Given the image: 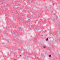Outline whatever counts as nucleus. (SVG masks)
I'll use <instances>...</instances> for the list:
<instances>
[{
    "instance_id": "obj_1",
    "label": "nucleus",
    "mask_w": 60,
    "mask_h": 60,
    "mask_svg": "<svg viewBox=\"0 0 60 60\" xmlns=\"http://www.w3.org/2000/svg\"><path fill=\"white\" fill-rule=\"evenodd\" d=\"M48 40H49V38H47L46 39V41H48Z\"/></svg>"
},
{
    "instance_id": "obj_2",
    "label": "nucleus",
    "mask_w": 60,
    "mask_h": 60,
    "mask_svg": "<svg viewBox=\"0 0 60 60\" xmlns=\"http://www.w3.org/2000/svg\"><path fill=\"white\" fill-rule=\"evenodd\" d=\"M51 56V55H49V57H50Z\"/></svg>"
},
{
    "instance_id": "obj_3",
    "label": "nucleus",
    "mask_w": 60,
    "mask_h": 60,
    "mask_svg": "<svg viewBox=\"0 0 60 60\" xmlns=\"http://www.w3.org/2000/svg\"><path fill=\"white\" fill-rule=\"evenodd\" d=\"M44 48H46V47L45 46H44Z\"/></svg>"
},
{
    "instance_id": "obj_4",
    "label": "nucleus",
    "mask_w": 60,
    "mask_h": 60,
    "mask_svg": "<svg viewBox=\"0 0 60 60\" xmlns=\"http://www.w3.org/2000/svg\"><path fill=\"white\" fill-rule=\"evenodd\" d=\"M20 56H21V55H20Z\"/></svg>"
}]
</instances>
